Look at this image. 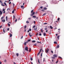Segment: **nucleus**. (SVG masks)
Returning a JSON list of instances; mask_svg holds the SVG:
<instances>
[{"instance_id":"22","label":"nucleus","mask_w":64,"mask_h":64,"mask_svg":"<svg viewBox=\"0 0 64 64\" xmlns=\"http://www.w3.org/2000/svg\"><path fill=\"white\" fill-rule=\"evenodd\" d=\"M54 44H57V42H54Z\"/></svg>"},{"instance_id":"36","label":"nucleus","mask_w":64,"mask_h":64,"mask_svg":"<svg viewBox=\"0 0 64 64\" xmlns=\"http://www.w3.org/2000/svg\"><path fill=\"white\" fill-rule=\"evenodd\" d=\"M58 58H59L60 59H62V58L60 56H58Z\"/></svg>"},{"instance_id":"48","label":"nucleus","mask_w":64,"mask_h":64,"mask_svg":"<svg viewBox=\"0 0 64 64\" xmlns=\"http://www.w3.org/2000/svg\"><path fill=\"white\" fill-rule=\"evenodd\" d=\"M3 31L4 32V33H5V30H4V29H3Z\"/></svg>"},{"instance_id":"33","label":"nucleus","mask_w":64,"mask_h":64,"mask_svg":"<svg viewBox=\"0 0 64 64\" xmlns=\"http://www.w3.org/2000/svg\"><path fill=\"white\" fill-rule=\"evenodd\" d=\"M1 5H2V6H5V5H3L2 4Z\"/></svg>"},{"instance_id":"64","label":"nucleus","mask_w":64,"mask_h":64,"mask_svg":"<svg viewBox=\"0 0 64 64\" xmlns=\"http://www.w3.org/2000/svg\"><path fill=\"white\" fill-rule=\"evenodd\" d=\"M2 64V62H1L0 61V64Z\"/></svg>"},{"instance_id":"59","label":"nucleus","mask_w":64,"mask_h":64,"mask_svg":"<svg viewBox=\"0 0 64 64\" xmlns=\"http://www.w3.org/2000/svg\"><path fill=\"white\" fill-rule=\"evenodd\" d=\"M51 52H52V53H53V51L52 50Z\"/></svg>"},{"instance_id":"31","label":"nucleus","mask_w":64,"mask_h":64,"mask_svg":"<svg viewBox=\"0 0 64 64\" xmlns=\"http://www.w3.org/2000/svg\"><path fill=\"white\" fill-rule=\"evenodd\" d=\"M32 17H33V18H36V16H32Z\"/></svg>"},{"instance_id":"15","label":"nucleus","mask_w":64,"mask_h":64,"mask_svg":"<svg viewBox=\"0 0 64 64\" xmlns=\"http://www.w3.org/2000/svg\"><path fill=\"white\" fill-rule=\"evenodd\" d=\"M7 18H8L7 16H6V21H7V20H8V19H7Z\"/></svg>"},{"instance_id":"40","label":"nucleus","mask_w":64,"mask_h":64,"mask_svg":"<svg viewBox=\"0 0 64 64\" xmlns=\"http://www.w3.org/2000/svg\"><path fill=\"white\" fill-rule=\"evenodd\" d=\"M26 26L25 25L24 26V29H26Z\"/></svg>"},{"instance_id":"50","label":"nucleus","mask_w":64,"mask_h":64,"mask_svg":"<svg viewBox=\"0 0 64 64\" xmlns=\"http://www.w3.org/2000/svg\"><path fill=\"white\" fill-rule=\"evenodd\" d=\"M17 19H16L15 20V22H17Z\"/></svg>"},{"instance_id":"13","label":"nucleus","mask_w":64,"mask_h":64,"mask_svg":"<svg viewBox=\"0 0 64 64\" xmlns=\"http://www.w3.org/2000/svg\"><path fill=\"white\" fill-rule=\"evenodd\" d=\"M2 22H5V20H2Z\"/></svg>"},{"instance_id":"6","label":"nucleus","mask_w":64,"mask_h":64,"mask_svg":"<svg viewBox=\"0 0 64 64\" xmlns=\"http://www.w3.org/2000/svg\"><path fill=\"white\" fill-rule=\"evenodd\" d=\"M5 9H3V11H2V12H3L4 11V12H3V13H5L6 12H5Z\"/></svg>"},{"instance_id":"55","label":"nucleus","mask_w":64,"mask_h":64,"mask_svg":"<svg viewBox=\"0 0 64 64\" xmlns=\"http://www.w3.org/2000/svg\"><path fill=\"white\" fill-rule=\"evenodd\" d=\"M34 24H35L36 23V22H35V21H34Z\"/></svg>"},{"instance_id":"26","label":"nucleus","mask_w":64,"mask_h":64,"mask_svg":"<svg viewBox=\"0 0 64 64\" xmlns=\"http://www.w3.org/2000/svg\"><path fill=\"white\" fill-rule=\"evenodd\" d=\"M41 51H42V48H41L40 49V52H40V53L41 52Z\"/></svg>"},{"instance_id":"32","label":"nucleus","mask_w":64,"mask_h":64,"mask_svg":"<svg viewBox=\"0 0 64 64\" xmlns=\"http://www.w3.org/2000/svg\"><path fill=\"white\" fill-rule=\"evenodd\" d=\"M57 48H59V45H58L57 46Z\"/></svg>"},{"instance_id":"54","label":"nucleus","mask_w":64,"mask_h":64,"mask_svg":"<svg viewBox=\"0 0 64 64\" xmlns=\"http://www.w3.org/2000/svg\"><path fill=\"white\" fill-rule=\"evenodd\" d=\"M13 16H14V19H15V16L14 15Z\"/></svg>"},{"instance_id":"18","label":"nucleus","mask_w":64,"mask_h":64,"mask_svg":"<svg viewBox=\"0 0 64 64\" xmlns=\"http://www.w3.org/2000/svg\"><path fill=\"white\" fill-rule=\"evenodd\" d=\"M58 34H60V30H58Z\"/></svg>"},{"instance_id":"12","label":"nucleus","mask_w":64,"mask_h":64,"mask_svg":"<svg viewBox=\"0 0 64 64\" xmlns=\"http://www.w3.org/2000/svg\"><path fill=\"white\" fill-rule=\"evenodd\" d=\"M12 36V34H11V33H10V37H11Z\"/></svg>"},{"instance_id":"28","label":"nucleus","mask_w":64,"mask_h":64,"mask_svg":"<svg viewBox=\"0 0 64 64\" xmlns=\"http://www.w3.org/2000/svg\"><path fill=\"white\" fill-rule=\"evenodd\" d=\"M35 12H34L32 13V15H34L35 14Z\"/></svg>"},{"instance_id":"52","label":"nucleus","mask_w":64,"mask_h":64,"mask_svg":"<svg viewBox=\"0 0 64 64\" xmlns=\"http://www.w3.org/2000/svg\"><path fill=\"white\" fill-rule=\"evenodd\" d=\"M40 8H41V9H42V8H43V7L42 6H41L40 7Z\"/></svg>"},{"instance_id":"11","label":"nucleus","mask_w":64,"mask_h":64,"mask_svg":"<svg viewBox=\"0 0 64 64\" xmlns=\"http://www.w3.org/2000/svg\"><path fill=\"white\" fill-rule=\"evenodd\" d=\"M46 14V13H45L43 15H42V16H45Z\"/></svg>"},{"instance_id":"27","label":"nucleus","mask_w":64,"mask_h":64,"mask_svg":"<svg viewBox=\"0 0 64 64\" xmlns=\"http://www.w3.org/2000/svg\"><path fill=\"white\" fill-rule=\"evenodd\" d=\"M40 52H39L38 53V54L37 56H38L39 54H40Z\"/></svg>"},{"instance_id":"2","label":"nucleus","mask_w":64,"mask_h":64,"mask_svg":"<svg viewBox=\"0 0 64 64\" xmlns=\"http://www.w3.org/2000/svg\"><path fill=\"white\" fill-rule=\"evenodd\" d=\"M25 50H26L27 51H28V48L27 47V46H26V48L25 49Z\"/></svg>"},{"instance_id":"21","label":"nucleus","mask_w":64,"mask_h":64,"mask_svg":"<svg viewBox=\"0 0 64 64\" xmlns=\"http://www.w3.org/2000/svg\"><path fill=\"white\" fill-rule=\"evenodd\" d=\"M36 42V41L35 40H32V43H34V42Z\"/></svg>"},{"instance_id":"47","label":"nucleus","mask_w":64,"mask_h":64,"mask_svg":"<svg viewBox=\"0 0 64 64\" xmlns=\"http://www.w3.org/2000/svg\"><path fill=\"white\" fill-rule=\"evenodd\" d=\"M4 62H6V60H5Z\"/></svg>"},{"instance_id":"44","label":"nucleus","mask_w":64,"mask_h":64,"mask_svg":"<svg viewBox=\"0 0 64 64\" xmlns=\"http://www.w3.org/2000/svg\"><path fill=\"white\" fill-rule=\"evenodd\" d=\"M60 20V18H58V21H59V20Z\"/></svg>"},{"instance_id":"56","label":"nucleus","mask_w":64,"mask_h":64,"mask_svg":"<svg viewBox=\"0 0 64 64\" xmlns=\"http://www.w3.org/2000/svg\"><path fill=\"white\" fill-rule=\"evenodd\" d=\"M38 62L39 64H40V62H39V59L38 60Z\"/></svg>"},{"instance_id":"4","label":"nucleus","mask_w":64,"mask_h":64,"mask_svg":"<svg viewBox=\"0 0 64 64\" xmlns=\"http://www.w3.org/2000/svg\"><path fill=\"white\" fill-rule=\"evenodd\" d=\"M2 13H3L0 10V15H1V14L2 15Z\"/></svg>"},{"instance_id":"42","label":"nucleus","mask_w":64,"mask_h":64,"mask_svg":"<svg viewBox=\"0 0 64 64\" xmlns=\"http://www.w3.org/2000/svg\"><path fill=\"white\" fill-rule=\"evenodd\" d=\"M28 19H29V20H31V18H28Z\"/></svg>"},{"instance_id":"35","label":"nucleus","mask_w":64,"mask_h":64,"mask_svg":"<svg viewBox=\"0 0 64 64\" xmlns=\"http://www.w3.org/2000/svg\"><path fill=\"white\" fill-rule=\"evenodd\" d=\"M0 2L2 4H3V3H2V1H1V0H0Z\"/></svg>"},{"instance_id":"20","label":"nucleus","mask_w":64,"mask_h":64,"mask_svg":"<svg viewBox=\"0 0 64 64\" xmlns=\"http://www.w3.org/2000/svg\"><path fill=\"white\" fill-rule=\"evenodd\" d=\"M44 36H46V33H44Z\"/></svg>"},{"instance_id":"16","label":"nucleus","mask_w":64,"mask_h":64,"mask_svg":"<svg viewBox=\"0 0 64 64\" xmlns=\"http://www.w3.org/2000/svg\"><path fill=\"white\" fill-rule=\"evenodd\" d=\"M8 26L9 27H10V24H9V23H8Z\"/></svg>"},{"instance_id":"38","label":"nucleus","mask_w":64,"mask_h":64,"mask_svg":"<svg viewBox=\"0 0 64 64\" xmlns=\"http://www.w3.org/2000/svg\"><path fill=\"white\" fill-rule=\"evenodd\" d=\"M30 41H31V40L30 39H29V40H28V42H30Z\"/></svg>"},{"instance_id":"5","label":"nucleus","mask_w":64,"mask_h":64,"mask_svg":"<svg viewBox=\"0 0 64 64\" xmlns=\"http://www.w3.org/2000/svg\"><path fill=\"white\" fill-rule=\"evenodd\" d=\"M28 42H24V45H25V46H26V43H28Z\"/></svg>"},{"instance_id":"58","label":"nucleus","mask_w":64,"mask_h":64,"mask_svg":"<svg viewBox=\"0 0 64 64\" xmlns=\"http://www.w3.org/2000/svg\"><path fill=\"white\" fill-rule=\"evenodd\" d=\"M5 2H8V1L5 0Z\"/></svg>"},{"instance_id":"37","label":"nucleus","mask_w":64,"mask_h":64,"mask_svg":"<svg viewBox=\"0 0 64 64\" xmlns=\"http://www.w3.org/2000/svg\"><path fill=\"white\" fill-rule=\"evenodd\" d=\"M33 16V14H30V16Z\"/></svg>"},{"instance_id":"57","label":"nucleus","mask_w":64,"mask_h":64,"mask_svg":"<svg viewBox=\"0 0 64 64\" xmlns=\"http://www.w3.org/2000/svg\"><path fill=\"white\" fill-rule=\"evenodd\" d=\"M23 38V36H22V37L20 39H22Z\"/></svg>"},{"instance_id":"49","label":"nucleus","mask_w":64,"mask_h":64,"mask_svg":"<svg viewBox=\"0 0 64 64\" xmlns=\"http://www.w3.org/2000/svg\"><path fill=\"white\" fill-rule=\"evenodd\" d=\"M47 29V28H44V30H46Z\"/></svg>"},{"instance_id":"3","label":"nucleus","mask_w":64,"mask_h":64,"mask_svg":"<svg viewBox=\"0 0 64 64\" xmlns=\"http://www.w3.org/2000/svg\"><path fill=\"white\" fill-rule=\"evenodd\" d=\"M48 51H49V49L48 48L47 50L46 49L45 52H46V53H47L48 52Z\"/></svg>"},{"instance_id":"53","label":"nucleus","mask_w":64,"mask_h":64,"mask_svg":"<svg viewBox=\"0 0 64 64\" xmlns=\"http://www.w3.org/2000/svg\"><path fill=\"white\" fill-rule=\"evenodd\" d=\"M58 60L57 61V62H56V64H57V63H58Z\"/></svg>"},{"instance_id":"45","label":"nucleus","mask_w":64,"mask_h":64,"mask_svg":"<svg viewBox=\"0 0 64 64\" xmlns=\"http://www.w3.org/2000/svg\"><path fill=\"white\" fill-rule=\"evenodd\" d=\"M7 30L8 31H9V28H7Z\"/></svg>"},{"instance_id":"51","label":"nucleus","mask_w":64,"mask_h":64,"mask_svg":"<svg viewBox=\"0 0 64 64\" xmlns=\"http://www.w3.org/2000/svg\"><path fill=\"white\" fill-rule=\"evenodd\" d=\"M47 23H44V24H47Z\"/></svg>"},{"instance_id":"60","label":"nucleus","mask_w":64,"mask_h":64,"mask_svg":"<svg viewBox=\"0 0 64 64\" xmlns=\"http://www.w3.org/2000/svg\"><path fill=\"white\" fill-rule=\"evenodd\" d=\"M36 45H37V44H34V45L35 46H36Z\"/></svg>"},{"instance_id":"9","label":"nucleus","mask_w":64,"mask_h":64,"mask_svg":"<svg viewBox=\"0 0 64 64\" xmlns=\"http://www.w3.org/2000/svg\"><path fill=\"white\" fill-rule=\"evenodd\" d=\"M21 7L22 8H23V9H24V6H21Z\"/></svg>"},{"instance_id":"34","label":"nucleus","mask_w":64,"mask_h":64,"mask_svg":"<svg viewBox=\"0 0 64 64\" xmlns=\"http://www.w3.org/2000/svg\"><path fill=\"white\" fill-rule=\"evenodd\" d=\"M42 54H43V52H42L41 54L40 55V56H41V57H42Z\"/></svg>"},{"instance_id":"14","label":"nucleus","mask_w":64,"mask_h":64,"mask_svg":"<svg viewBox=\"0 0 64 64\" xmlns=\"http://www.w3.org/2000/svg\"><path fill=\"white\" fill-rule=\"evenodd\" d=\"M50 28L51 29H53V27H52V26H50Z\"/></svg>"},{"instance_id":"30","label":"nucleus","mask_w":64,"mask_h":64,"mask_svg":"<svg viewBox=\"0 0 64 64\" xmlns=\"http://www.w3.org/2000/svg\"><path fill=\"white\" fill-rule=\"evenodd\" d=\"M44 10H46V9H47V8H44Z\"/></svg>"},{"instance_id":"24","label":"nucleus","mask_w":64,"mask_h":64,"mask_svg":"<svg viewBox=\"0 0 64 64\" xmlns=\"http://www.w3.org/2000/svg\"><path fill=\"white\" fill-rule=\"evenodd\" d=\"M3 18H4V16H2V17L1 18V20H2Z\"/></svg>"},{"instance_id":"43","label":"nucleus","mask_w":64,"mask_h":64,"mask_svg":"<svg viewBox=\"0 0 64 64\" xmlns=\"http://www.w3.org/2000/svg\"><path fill=\"white\" fill-rule=\"evenodd\" d=\"M26 23H29V22L28 21H27L26 22Z\"/></svg>"},{"instance_id":"23","label":"nucleus","mask_w":64,"mask_h":64,"mask_svg":"<svg viewBox=\"0 0 64 64\" xmlns=\"http://www.w3.org/2000/svg\"><path fill=\"white\" fill-rule=\"evenodd\" d=\"M30 59L31 61H32V60H33V58H30Z\"/></svg>"},{"instance_id":"39","label":"nucleus","mask_w":64,"mask_h":64,"mask_svg":"<svg viewBox=\"0 0 64 64\" xmlns=\"http://www.w3.org/2000/svg\"><path fill=\"white\" fill-rule=\"evenodd\" d=\"M33 10H32L31 11V13H33Z\"/></svg>"},{"instance_id":"63","label":"nucleus","mask_w":64,"mask_h":64,"mask_svg":"<svg viewBox=\"0 0 64 64\" xmlns=\"http://www.w3.org/2000/svg\"><path fill=\"white\" fill-rule=\"evenodd\" d=\"M11 3V2H10L9 3V4H10Z\"/></svg>"},{"instance_id":"62","label":"nucleus","mask_w":64,"mask_h":64,"mask_svg":"<svg viewBox=\"0 0 64 64\" xmlns=\"http://www.w3.org/2000/svg\"><path fill=\"white\" fill-rule=\"evenodd\" d=\"M40 36H41V34H39Z\"/></svg>"},{"instance_id":"7","label":"nucleus","mask_w":64,"mask_h":64,"mask_svg":"<svg viewBox=\"0 0 64 64\" xmlns=\"http://www.w3.org/2000/svg\"><path fill=\"white\" fill-rule=\"evenodd\" d=\"M28 34L30 37H32V35H31V32H30Z\"/></svg>"},{"instance_id":"8","label":"nucleus","mask_w":64,"mask_h":64,"mask_svg":"<svg viewBox=\"0 0 64 64\" xmlns=\"http://www.w3.org/2000/svg\"><path fill=\"white\" fill-rule=\"evenodd\" d=\"M37 29V26L36 27V28H34V30H36Z\"/></svg>"},{"instance_id":"41","label":"nucleus","mask_w":64,"mask_h":64,"mask_svg":"<svg viewBox=\"0 0 64 64\" xmlns=\"http://www.w3.org/2000/svg\"><path fill=\"white\" fill-rule=\"evenodd\" d=\"M35 26H36L34 25V26L32 27V28H35Z\"/></svg>"},{"instance_id":"46","label":"nucleus","mask_w":64,"mask_h":64,"mask_svg":"<svg viewBox=\"0 0 64 64\" xmlns=\"http://www.w3.org/2000/svg\"><path fill=\"white\" fill-rule=\"evenodd\" d=\"M31 30H31V29H29V31H31Z\"/></svg>"},{"instance_id":"19","label":"nucleus","mask_w":64,"mask_h":64,"mask_svg":"<svg viewBox=\"0 0 64 64\" xmlns=\"http://www.w3.org/2000/svg\"><path fill=\"white\" fill-rule=\"evenodd\" d=\"M4 5H6V6H7V4H6V3H5V2H4Z\"/></svg>"},{"instance_id":"17","label":"nucleus","mask_w":64,"mask_h":64,"mask_svg":"<svg viewBox=\"0 0 64 64\" xmlns=\"http://www.w3.org/2000/svg\"><path fill=\"white\" fill-rule=\"evenodd\" d=\"M16 56L17 57H18L19 56V54L18 53L16 54Z\"/></svg>"},{"instance_id":"29","label":"nucleus","mask_w":64,"mask_h":64,"mask_svg":"<svg viewBox=\"0 0 64 64\" xmlns=\"http://www.w3.org/2000/svg\"><path fill=\"white\" fill-rule=\"evenodd\" d=\"M31 51V49L30 48L29 50V52H30Z\"/></svg>"},{"instance_id":"10","label":"nucleus","mask_w":64,"mask_h":64,"mask_svg":"<svg viewBox=\"0 0 64 64\" xmlns=\"http://www.w3.org/2000/svg\"><path fill=\"white\" fill-rule=\"evenodd\" d=\"M14 11H15V10H13L12 12V14H13L14 13Z\"/></svg>"},{"instance_id":"1","label":"nucleus","mask_w":64,"mask_h":64,"mask_svg":"<svg viewBox=\"0 0 64 64\" xmlns=\"http://www.w3.org/2000/svg\"><path fill=\"white\" fill-rule=\"evenodd\" d=\"M53 57H52V59H55V58H56L58 57V56H57V55L56 54H54L53 55Z\"/></svg>"},{"instance_id":"25","label":"nucleus","mask_w":64,"mask_h":64,"mask_svg":"<svg viewBox=\"0 0 64 64\" xmlns=\"http://www.w3.org/2000/svg\"><path fill=\"white\" fill-rule=\"evenodd\" d=\"M59 37H60V35H59L58 36L57 38L58 39H59Z\"/></svg>"},{"instance_id":"61","label":"nucleus","mask_w":64,"mask_h":64,"mask_svg":"<svg viewBox=\"0 0 64 64\" xmlns=\"http://www.w3.org/2000/svg\"><path fill=\"white\" fill-rule=\"evenodd\" d=\"M26 29H24V32H26Z\"/></svg>"}]
</instances>
